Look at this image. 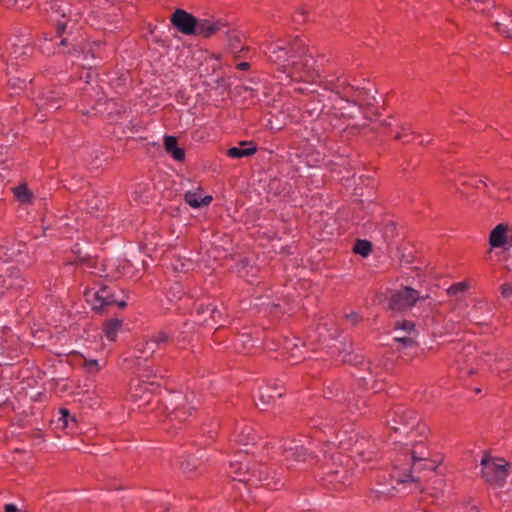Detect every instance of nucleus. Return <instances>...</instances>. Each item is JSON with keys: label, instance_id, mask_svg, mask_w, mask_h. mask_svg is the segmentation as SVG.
Instances as JSON below:
<instances>
[{"label": "nucleus", "instance_id": "nucleus-14", "mask_svg": "<svg viewBox=\"0 0 512 512\" xmlns=\"http://www.w3.org/2000/svg\"><path fill=\"white\" fill-rule=\"evenodd\" d=\"M172 25L182 34L194 36L197 25V18L191 13L176 9L170 17Z\"/></svg>", "mask_w": 512, "mask_h": 512}, {"label": "nucleus", "instance_id": "nucleus-16", "mask_svg": "<svg viewBox=\"0 0 512 512\" xmlns=\"http://www.w3.org/2000/svg\"><path fill=\"white\" fill-rule=\"evenodd\" d=\"M325 88L331 90L341 99L349 101L350 98H354V87L347 83V79L344 77H329L325 79ZM355 101V99H353Z\"/></svg>", "mask_w": 512, "mask_h": 512}, {"label": "nucleus", "instance_id": "nucleus-50", "mask_svg": "<svg viewBox=\"0 0 512 512\" xmlns=\"http://www.w3.org/2000/svg\"><path fill=\"white\" fill-rule=\"evenodd\" d=\"M419 143H420L421 145H425V144L430 143V140H427V139H421V140L419 141Z\"/></svg>", "mask_w": 512, "mask_h": 512}, {"label": "nucleus", "instance_id": "nucleus-6", "mask_svg": "<svg viewBox=\"0 0 512 512\" xmlns=\"http://www.w3.org/2000/svg\"><path fill=\"white\" fill-rule=\"evenodd\" d=\"M86 300L91 303L95 311H101L103 308L116 304L120 308L126 306L124 300H118L116 297V288L114 286L101 285L96 290H89L85 293Z\"/></svg>", "mask_w": 512, "mask_h": 512}, {"label": "nucleus", "instance_id": "nucleus-22", "mask_svg": "<svg viewBox=\"0 0 512 512\" xmlns=\"http://www.w3.org/2000/svg\"><path fill=\"white\" fill-rule=\"evenodd\" d=\"M164 147L174 160L182 161L185 158V151L177 146V139L174 136L164 138Z\"/></svg>", "mask_w": 512, "mask_h": 512}, {"label": "nucleus", "instance_id": "nucleus-36", "mask_svg": "<svg viewBox=\"0 0 512 512\" xmlns=\"http://www.w3.org/2000/svg\"><path fill=\"white\" fill-rule=\"evenodd\" d=\"M467 289V284L465 282H458L451 285L447 292L449 295H457Z\"/></svg>", "mask_w": 512, "mask_h": 512}, {"label": "nucleus", "instance_id": "nucleus-38", "mask_svg": "<svg viewBox=\"0 0 512 512\" xmlns=\"http://www.w3.org/2000/svg\"><path fill=\"white\" fill-rule=\"evenodd\" d=\"M84 367L86 368V370L89 373H95V372L99 371V369H100L98 361L94 360V359L86 360Z\"/></svg>", "mask_w": 512, "mask_h": 512}, {"label": "nucleus", "instance_id": "nucleus-31", "mask_svg": "<svg viewBox=\"0 0 512 512\" xmlns=\"http://www.w3.org/2000/svg\"><path fill=\"white\" fill-rule=\"evenodd\" d=\"M353 250L356 254L366 257L371 252L372 245L367 240L358 239L354 245Z\"/></svg>", "mask_w": 512, "mask_h": 512}, {"label": "nucleus", "instance_id": "nucleus-13", "mask_svg": "<svg viewBox=\"0 0 512 512\" xmlns=\"http://www.w3.org/2000/svg\"><path fill=\"white\" fill-rule=\"evenodd\" d=\"M155 385L153 382L135 379L131 382L129 394L133 402H140L139 408L150 404L154 399Z\"/></svg>", "mask_w": 512, "mask_h": 512}, {"label": "nucleus", "instance_id": "nucleus-24", "mask_svg": "<svg viewBox=\"0 0 512 512\" xmlns=\"http://www.w3.org/2000/svg\"><path fill=\"white\" fill-rule=\"evenodd\" d=\"M122 327V320L110 319L104 324L103 333L107 340L114 341Z\"/></svg>", "mask_w": 512, "mask_h": 512}, {"label": "nucleus", "instance_id": "nucleus-47", "mask_svg": "<svg viewBox=\"0 0 512 512\" xmlns=\"http://www.w3.org/2000/svg\"><path fill=\"white\" fill-rule=\"evenodd\" d=\"M249 66H250V65H249V63H248V62H241V63H239V64L237 65V68H238L239 70L245 71V70H247V69L249 68Z\"/></svg>", "mask_w": 512, "mask_h": 512}, {"label": "nucleus", "instance_id": "nucleus-44", "mask_svg": "<svg viewBox=\"0 0 512 512\" xmlns=\"http://www.w3.org/2000/svg\"><path fill=\"white\" fill-rule=\"evenodd\" d=\"M61 415H62V416H61L60 420H61V421H63L64 426H67V424H68V418L70 417V413H69V411H68V410H66V409H62V410H61Z\"/></svg>", "mask_w": 512, "mask_h": 512}, {"label": "nucleus", "instance_id": "nucleus-26", "mask_svg": "<svg viewBox=\"0 0 512 512\" xmlns=\"http://www.w3.org/2000/svg\"><path fill=\"white\" fill-rule=\"evenodd\" d=\"M202 464L199 458L188 455L184 460L180 462V468L184 473H192L195 472L199 466Z\"/></svg>", "mask_w": 512, "mask_h": 512}, {"label": "nucleus", "instance_id": "nucleus-1", "mask_svg": "<svg viewBox=\"0 0 512 512\" xmlns=\"http://www.w3.org/2000/svg\"><path fill=\"white\" fill-rule=\"evenodd\" d=\"M417 447L420 448L419 451L416 448L411 449L407 445L400 446V451L393 460L390 483H378V487L371 491L373 500H381L393 495V491L396 489L395 484L419 482L428 474L434 475L435 489L442 490L443 479L436 474L437 464L426 457L428 453L425 452L424 446L418 445Z\"/></svg>", "mask_w": 512, "mask_h": 512}, {"label": "nucleus", "instance_id": "nucleus-9", "mask_svg": "<svg viewBox=\"0 0 512 512\" xmlns=\"http://www.w3.org/2000/svg\"><path fill=\"white\" fill-rule=\"evenodd\" d=\"M170 338V333L164 330L157 331L150 338L138 341L135 345V351L139 358L147 359L153 356L160 347L166 345Z\"/></svg>", "mask_w": 512, "mask_h": 512}, {"label": "nucleus", "instance_id": "nucleus-2", "mask_svg": "<svg viewBox=\"0 0 512 512\" xmlns=\"http://www.w3.org/2000/svg\"><path fill=\"white\" fill-rule=\"evenodd\" d=\"M309 51L299 37L271 41L264 49L268 60L278 65L291 80L314 82L320 75L315 69V60Z\"/></svg>", "mask_w": 512, "mask_h": 512}, {"label": "nucleus", "instance_id": "nucleus-52", "mask_svg": "<svg viewBox=\"0 0 512 512\" xmlns=\"http://www.w3.org/2000/svg\"><path fill=\"white\" fill-rule=\"evenodd\" d=\"M180 270H181V271H183V270H184V265H183V264H181V269H180Z\"/></svg>", "mask_w": 512, "mask_h": 512}, {"label": "nucleus", "instance_id": "nucleus-46", "mask_svg": "<svg viewBox=\"0 0 512 512\" xmlns=\"http://www.w3.org/2000/svg\"><path fill=\"white\" fill-rule=\"evenodd\" d=\"M4 512H18V508L14 504H6Z\"/></svg>", "mask_w": 512, "mask_h": 512}, {"label": "nucleus", "instance_id": "nucleus-25", "mask_svg": "<svg viewBox=\"0 0 512 512\" xmlns=\"http://www.w3.org/2000/svg\"><path fill=\"white\" fill-rule=\"evenodd\" d=\"M100 51H102V43L100 42H94L87 50V52L79 51L75 47L73 48V53H76L77 58L82 59L83 61H87L89 55L92 59L102 58Z\"/></svg>", "mask_w": 512, "mask_h": 512}, {"label": "nucleus", "instance_id": "nucleus-10", "mask_svg": "<svg viewBox=\"0 0 512 512\" xmlns=\"http://www.w3.org/2000/svg\"><path fill=\"white\" fill-rule=\"evenodd\" d=\"M251 477L253 478L250 479L249 482V485L251 486L262 485L267 487L269 490H277L283 485L281 478L277 473L275 471L270 472L262 463L256 462V466L253 468Z\"/></svg>", "mask_w": 512, "mask_h": 512}, {"label": "nucleus", "instance_id": "nucleus-40", "mask_svg": "<svg viewBox=\"0 0 512 512\" xmlns=\"http://www.w3.org/2000/svg\"><path fill=\"white\" fill-rule=\"evenodd\" d=\"M347 321H349L352 325H356L360 322L361 317L356 312H350L345 315Z\"/></svg>", "mask_w": 512, "mask_h": 512}, {"label": "nucleus", "instance_id": "nucleus-12", "mask_svg": "<svg viewBox=\"0 0 512 512\" xmlns=\"http://www.w3.org/2000/svg\"><path fill=\"white\" fill-rule=\"evenodd\" d=\"M394 418L392 420L391 429L395 432H402L407 434L410 430H413L418 422V414L412 409H403L398 407L394 412Z\"/></svg>", "mask_w": 512, "mask_h": 512}, {"label": "nucleus", "instance_id": "nucleus-33", "mask_svg": "<svg viewBox=\"0 0 512 512\" xmlns=\"http://www.w3.org/2000/svg\"><path fill=\"white\" fill-rule=\"evenodd\" d=\"M228 35L229 45L233 51H240L242 49L241 40L236 32L230 33V30L225 28L223 30Z\"/></svg>", "mask_w": 512, "mask_h": 512}, {"label": "nucleus", "instance_id": "nucleus-35", "mask_svg": "<svg viewBox=\"0 0 512 512\" xmlns=\"http://www.w3.org/2000/svg\"><path fill=\"white\" fill-rule=\"evenodd\" d=\"M454 512H480L473 501L468 500L461 505L457 506Z\"/></svg>", "mask_w": 512, "mask_h": 512}, {"label": "nucleus", "instance_id": "nucleus-45", "mask_svg": "<svg viewBox=\"0 0 512 512\" xmlns=\"http://www.w3.org/2000/svg\"><path fill=\"white\" fill-rule=\"evenodd\" d=\"M292 349L296 351H300V347L297 344H292L291 340H286L284 344V349Z\"/></svg>", "mask_w": 512, "mask_h": 512}, {"label": "nucleus", "instance_id": "nucleus-30", "mask_svg": "<svg viewBox=\"0 0 512 512\" xmlns=\"http://www.w3.org/2000/svg\"><path fill=\"white\" fill-rule=\"evenodd\" d=\"M13 192L16 199L21 203H31L33 195L25 185L15 187Z\"/></svg>", "mask_w": 512, "mask_h": 512}, {"label": "nucleus", "instance_id": "nucleus-28", "mask_svg": "<svg viewBox=\"0 0 512 512\" xmlns=\"http://www.w3.org/2000/svg\"><path fill=\"white\" fill-rule=\"evenodd\" d=\"M256 152V147L252 146L249 148H241V147H231L227 150V155L230 158H243L247 156H251Z\"/></svg>", "mask_w": 512, "mask_h": 512}, {"label": "nucleus", "instance_id": "nucleus-34", "mask_svg": "<svg viewBox=\"0 0 512 512\" xmlns=\"http://www.w3.org/2000/svg\"><path fill=\"white\" fill-rule=\"evenodd\" d=\"M411 135H412V132H411L410 125H405L401 128V131L397 132L394 135V138L396 140L403 141L404 143H408L412 140Z\"/></svg>", "mask_w": 512, "mask_h": 512}, {"label": "nucleus", "instance_id": "nucleus-51", "mask_svg": "<svg viewBox=\"0 0 512 512\" xmlns=\"http://www.w3.org/2000/svg\"><path fill=\"white\" fill-rule=\"evenodd\" d=\"M292 356H293V357H297V356H298V354H297V353H292Z\"/></svg>", "mask_w": 512, "mask_h": 512}, {"label": "nucleus", "instance_id": "nucleus-49", "mask_svg": "<svg viewBox=\"0 0 512 512\" xmlns=\"http://www.w3.org/2000/svg\"><path fill=\"white\" fill-rule=\"evenodd\" d=\"M196 317H197V319H196L195 321L199 324V320H200V319H203L204 317H209V313H208V312H204V313H203V314H201V315H198V314L196 313Z\"/></svg>", "mask_w": 512, "mask_h": 512}, {"label": "nucleus", "instance_id": "nucleus-3", "mask_svg": "<svg viewBox=\"0 0 512 512\" xmlns=\"http://www.w3.org/2000/svg\"><path fill=\"white\" fill-rule=\"evenodd\" d=\"M331 450L330 444H324L320 450L325 463L322 466L320 482L327 489L341 490L353 481V473L343 465V456L339 453L327 455Z\"/></svg>", "mask_w": 512, "mask_h": 512}, {"label": "nucleus", "instance_id": "nucleus-41", "mask_svg": "<svg viewBox=\"0 0 512 512\" xmlns=\"http://www.w3.org/2000/svg\"><path fill=\"white\" fill-rule=\"evenodd\" d=\"M306 14H307V11L304 10V9H300L298 10L294 16H293V19L295 22L297 23H301V22H304L306 20Z\"/></svg>", "mask_w": 512, "mask_h": 512}, {"label": "nucleus", "instance_id": "nucleus-37", "mask_svg": "<svg viewBox=\"0 0 512 512\" xmlns=\"http://www.w3.org/2000/svg\"><path fill=\"white\" fill-rule=\"evenodd\" d=\"M395 329H401L407 332L408 334H411L412 332L415 331V325L411 321L404 320L402 322L396 323Z\"/></svg>", "mask_w": 512, "mask_h": 512}, {"label": "nucleus", "instance_id": "nucleus-19", "mask_svg": "<svg viewBox=\"0 0 512 512\" xmlns=\"http://www.w3.org/2000/svg\"><path fill=\"white\" fill-rule=\"evenodd\" d=\"M204 312L209 313V317H204L199 320V324L206 326H214L219 324L221 318V312L212 303L204 304L199 303L197 305V314L201 315Z\"/></svg>", "mask_w": 512, "mask_h": 512}, {"label": "nucleus", "instance_id": "nucleus-15", "mask_svg": "<svg viewBox=\"0 0 512 512\" xmlns=\"http://www.w3.org/2000/svg\"><path fill=\"white\" fill-rule=\"evenodd\" d=\"M225 28H227V24L221 19L197 18L194 36L209 38Z\"/></svg>", "mask_w": 512, "mask_h": 512}, {"label": "nucleus", "instance_id": "nucleus-4", "mask_svg": "<svg viewBox=\"0 0 512 512\" xmlns=\"http://www.w3.org/2000/svg\"><path fill=\"white\" fill-rule=\"evenodd\" d=\"M183 394L182 392L169 393L164 399L165 410L167 412V420L172 428H181L182 424L192 416V412L196 409L194 404V396Z\"/></svg>", "mask_w": 512, "mask_h": 512}, {"label": "nucleus", "instance_id": "nucleus-43", "mask_svg": "<svg viewBox=\"0 0 512 512\" xmlns=\"http://www.w3.org/2000/svg\"><path fill=\"white\" fill-rule=\"evenodd\" d=\"M501 292L504 297H510L512 295V286L509 284L502 285Z\"/></svg>", "mask_w": 512, "mask_h": 512}, {"label": "nucleus", "instance_id": "nucleus-7", "mask_svg": "<svg viewBox=\"0 0 512 512\" xmlns=\"http://www.w3.org/2000/svg\"><path fill=\"white\" fill-rule=\"evenodd\" d=\"M278 449L284 456V460L289 463L290 461L305 462L312 459L321 461V458L316 452L309 451L301 444L300 440L296 439H285L281 440V444Z\"/></svg>", "mask_w": 512, "mask_h": 512}, {"label": "nucleus", "instance_id": "nucleus-48", "mask_svg": "<svg viewBox=\"0 0 512 512\" xmlns=\"http://www.w3.org/2000/svg\"><path fill=\"white\" fill-rule=\"evenodd\" d=\"M311 426H312V427H314V428H319V429H321L322 423H318V420H316V419H312V420H311Z\"/></svg>", "mask_w": 512, "mask_h": 512}, {"label": "nucleus", "instance_id": "nucleus-27", "mask_svg": "<svg viewBox=\"0 0 512 512\" xmlns=\"http://www.w3.org/2000/svg\"><path fill=\"white\" fill-rule=\"evenodd\" d=\"M59 98L54 92L50 91L45 94L44 101L40 103V107L49 111L57 110L60 107Z\"/></svg>", "mask_w": 512, "mask_h": 512}, {"label": "nucleus", "instance_id": "nucleus-20", "mask_svg": "<svg viewBox=\"0 0 512 512\" xmlns=\"http://www.w3.org/2000/svg\"><path fill=\"white\" fill-rule=\"evenodd\" d=\"M493 25L497 31L507 38H512V13L504 10L500 15L494 17L491 15Z\"/></svg>", "mask_w": 512, "mask_h": 512}, {"label": "nucleus", "instance_id": "nucleus-8", "mask_svg": "<svg viewBox=\"0 0 512 512\" xmlns=\"http://www.w3.org/2000/svg\"><path fill=\"white\" fill-rule=\"evenodd\" d=\"M235 459L229 462L227 473L233 480L249 484L250 479H253V468L256 462L250 459L247 455L237 454Z\"/></svg>", "mask_w": 512, "mask_h": 512}, {"label": "nucleus", "instance_id": "nucleus-39", "mask_svg": "<svg viewBox=\"0 0 512 512\" xmlns=\"http://www.w3.org/2000/svg\"><path fill=\"white\" fill-rule=\"evenodd\" d=\"M395 341L401 343L405 347H413L415 345V341L412 337L402 336L395 337Z\"/></svg>", "mask_w": 512, "mask_h": 512}, {"label": "nucleus", "instance_id": "nucleus-21", "mask_svg": "<svg viewBox=\"0 0 512 512\" xmlns=\"http://www.w3.org/2000/svg\"><path fill=\"white\" fill-rule=\"evenodd\" d=\"M507 231L506 224H498L489 235V244L492 248H503L507 244Z\"/></svg>", "mask_w": 512, "mask_h": 512}, {"label": "nucleus", "instance_id": "nucleus-5", "mask_svg": "<svg viewBox=\"0 0 512 512\" xmlns=\"http://www.w3.org/2000/svg\"><path fill=\"white\" fill-rule=\"evenodd\" d=\"M481 474L484 481L492 487H503L508 477L509 464L504 459H481Z\"/></svg>", "mask_w": 512, "mask_h": 512}, {"label": "nucleus", "instance_id": "nucleus-18", "mask_svg": "<svg viewBox=\"0 0 512 512\" xmlns=\"http://www.w3.org/2000/svg\"><path fill=\"white\" fill-rule=\"evenodd\" d=\"M285 390L278 384L262 386L258 390V399L264 405L268 406L276 400V398L282 397Z\"/></svg>", "mask_w": 512, "mask_h": 512}, {"label": "nucleus", "instance_id": "nucleus-17", "mask_svg": "<svg viewBox=\"0 0 512 512\" xmlns=\"http://www.w3.org/2000/svg\"><path fill=\"white\" fill-rule=\"evenodd\" d=\"M235 441L243 446L254 445L259 438L254 427L247 423H242L237 426L234 432Z\"/></svg>", "mask_w": 512, "mask_h": 512}, {"label": "nucleus", "instance_id": "nucleus-32", "mask_svg": "<svg viewBox=\"0 0 512 512\" xmlns=\"http://www.w3.org/2000/svg\"><path fill=\"white\" fill-rule=\"evenodd\" d=\"M344 400L345 402H347V406H348V409L349 411L354 414L356 411H360L362 406L365 405V401L363 399H354V397H341L339 399V401H342Z\"/></svg>", "mask_w": 512, "mask_h": 512}, {"label": "nucleus", "instance_id": "nucleus-11", "mask_svg": "<svg viewBox=\"0 0 512 512\" xmlns=\"http://www.w3.org/2000/svg\"><path fill=\"white\" fill-rule=\"evenodd\" d=\"M428 296L421 297L417 290L405 287L392 293L389 308L393 311H403L412 307L418 300L426 299Z\"/></svg>", "mask_w": 512, "mask_h": 512}, {"label": "nucleus", "instance_id": "nucleus-29", "mask_svg": "<svg viewBox=\"0 0 512 512\" xmlns=\"http://www.w3.org/2000/svg\"><path fill=\"white\" fill-rule=\"evenodd\" d=\"M468 3H474L472 8L480 13L489 15L490 9L494 8V1L491 0H466Z\"/></svg>", "mask_w": 512, "mask_h": 512}, {"label": "nucleus", "instance_id": "nucleus-42", "mask_svg": "<svg viewBox=\"0 0 512 512\" xmlns=\"http://www.w3.org/2000/svg\"><path fill=\"white\" fill-rule=\"evenodd\" d=\"M240 265H241V268L239 269V273L241 274L242 277L246 278L247 281H250L248 271L245 270L248 266V261L242 260L240 262Z\"/></svg>", "mask_w": 512, "mask_h": 512}, {"label": "nucleus", "instance_id": "nucleus-23", "mask_svg": "<svg viewBox=\"0 0 512 512\" xmlns=\"http://www.w3.org/2000/svg\"><path fill=\"white\" fill-rule=\"evenodd\" d=\"M185 202L192 208H200L211 203V196H201V193L188 191L184 195Z\"/></svg>", "mask_w": 512, "mask_h": 512}]
</instances>
